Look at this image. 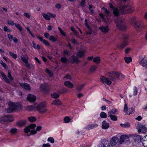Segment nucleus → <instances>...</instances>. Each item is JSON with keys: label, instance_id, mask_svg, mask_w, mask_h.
<instances>
[{"label": "nucleus", "instance_id": "nucleus-1", "mask_svg": "<svg viewBox=\"0 0 147 147\" xmlns=\"http://www.w3.org/2000/svg\"><path fill=\"white\" fill-rule=\"evenodd\" d=\"M110 7L113 10V13L115 16H118L121 13L122 14H125L128 13L132 12L133 9L129 6L124 5L121 6L120 7V10H119L117 8H114L113 5L111 4H109Z\"/></svg>", "mask_w": 147, "mask_h": 147}, {"label": "nucleus", "instance_id": "nucleus-2", "mask_svg": "<svg viewBox=\"0 0 147 147\" xmlns=\"http://www.w3.org/2000/svg\"><path fill=\"white\" fill-rule=\"evenodd\" d=\"M36 126V125L35 124H31L25 128L24 129V132L26 133L30 132V135L35 134L36 133V131H40L42 128L41 126H39L37 127L36 131L32 130Z\"/></svg>", "mask_w": 147, "mask_h": 147}, {"label": "nucleus", "instance_id": "nucleus-3", "mask_svg": "<svg viewBox=\"0 0 147 147\" xmlns=\"http://www.w3.org/2000/svg\"><path fill=\"white\" fill-rule=\"evenodd\" d=\"M112 76L110 78L115 82H117L119 80H122L125 78V76L117 72H111Z\"/></svg>", "mask_w": 147, "mask_h": 147}, {"label": "nucleus", "instance_id": "nucleus-4", "mask_svg": "<svg viewBox=\"0 0 147 147\" xmlns=\"http://www.w3.org/2000/svg\"><path fill=\"white\" fill-rule=\"evenodd\" d=\"M9 107L6 110L7 112L10 113L13 112L16 109L21 108V106L17 105L11 102L8 103Z\"/></svg>", "mask_w": 147, "mask_h": 147}, {"label": "nucleus", "instance_id": "nucleus-5", "mask_svg": "<svg viewBox=\"0 0 147 147\" xmlns=\"http://www.w3.org/2000/svg\"><path fill=\"white\" fill-rule=\"evenodd\" d=\"M130 21L131 24L136 29L142 27L143 23H142L138 19L133 18L131 19Z\"/></svg>", "mask_w": 147, "mask_h": 147}, {"label": "nucleus", "instance_id": "nucleus-6", "mask_svg": "<svg viewBox=\"0 0 147 147\" xmlns=\"http://www.w3.org/2000/svg\"><path fill=\"white\" fill-rule=\"evenodd\" d=\"M117 28L121 30H125L126 28L125 23L124 20L120 19L118 22L115 20Z\"/></svg>", "mask_w": 147, "mask_h": 147}, {"label": "nucleus", "instance_id": "nucleus-7", "mask_svg": "<svg viewBox=\"0 0 147 147\" xmlns=\"http://www.w3.org/2000/svg\"><path fill=\"white\" fill-rule=\"evenodd\" d=\"M37 109L38 111L41 113H44L47 111V109L46 107V103L45 102H42L37 106Z\"/></svg>", "mask_w": 147, "mask_h": 147}, {"label": "nucleus", "instance_id": "nucleus-8", "mask_svg": "<svg viewBox=\"0 0 147 147\" xmlns=\"http://www.w3.org/2000/svg\"><path fill=\"white\" fill-rule=\"evenodd\" d=\"M112 76L111 72L109 78H106L104 76L101 77L100 78L101 82L105 85H110L111 83V81H114L110 78Z\"/></svg>", "mask_w": 147, "mask_h": 147}, {"label": "nucleus", "instance_id": "nucleus-9", "mask_svg": "<svg viewBox=\"0 0 147 147\" xmlns=\"http://www.w3.org/2000/svg\"><path fill=\"white\" fill-rule=\"evenodd\" d=\"M40 89L44 93H47L49 90V85L47 84H42L40 86Z\"/></svg>", "mask_w": 147, "mask_h": 147}, {"label": "nucleus", "instance_id": "nucleus-10", "mask_svg": "<svg viewBox=\"0 0 147 147\" xmlns=\"http://www.w3.org/2000/svg\"><path fill=\"white\" fill-rule=\"evenodd\" d=\"M137 127L138 129L139 132H144L146 130V128L144 125L141 123H138L137 124Z\"/></svg>", "mask_w": 147, "mask_h": 147}, {"label": "nucleus", "instance_id": "nucleus-11", "mask_svg": "<svg viewBox=\"0 0 147 147\" xmlns=\"http://www.w3.org/2000/svg\"><path fill=\"white\" fill-rule=\"evenodd\" d=\"M140 64L142 66L147 68V58L143 59L142 58H140Z\"/></svg>", "mask_w": 147, "mask_h": 147}, {"label": "nucleus", "instance_id": "nucleus-12", "mask_svg": "<svg viewBox=\"0 0 147 147\" xmlns=\"http://www.w3.org/2000/svg\"><path fill=\"white\" fill-rule=\"evenodd\" d=\"M120 140L122 142H125V143L127 144L130 143L128 136L126 135H122L120 137Z\"/></svg>", "mask_w": 147, "mask_h": 147}, {"label": "nucleus", "instance_id": "nucleus-13", "mask_svg": "<svg viewBox=\"0 0 147 147\" xmlns=\"http://www.w3.org/2000/svg\"><path fill=\"white\" fill-rule=\"evenodd\" d=\"M1 119L5 121L11 122L13 120V117L11 115H6L2 117Z\"/></svg>", "mask_w": 147, "mask_h": 147}, {"label": "nucleus", "instance_id": "nucleus-14", "mask_svg": "<svg viewBox=\"0 0 147 147\" xmlns=\"http://www.w3.org/2000/svg\"><path fill=\"white\" fill-rule=\"evenodd\" d=\"M119 141V138L117 137H113L111 140V144L112 146H115Z\"/></svg>", "mask_w": 147, "mask_h": 147}, {"label": "nucleus", "instance_id": "nucleus-15", "mask_svg": "<svg viewBox=\"0 0 147 147\" xmlns=\"http://www.w3.org/2000/svg\"><path fill=\"white\" fill-rule=\"evenodd\" d=\"M70 61L72 63H78L80 62V60L78 57L74 55H73L71 57Z\"/></svg>", "mask_w": 147, "mask_h": 147}, {"label": "nucleus", "instance_id": "nucleus-16", "mask_svg": "<svg viewBox=\"0 0 147 147\" xmlns=\"http://www.w3.org/2000/svg\"><path fill=\"white\" fill-rule=\"evenodd\" d=\"M98 147H110L109 142L107 141H105L99 144Z\"/></svg>", "mask_w": 147, "mask_h": 147}, {"label": "nucleus", "instance_id": "nucleus-17", "mask_svg": "<svg viewBox=\"0 0 147 147\" xmlns=\"http://www.w3.org/2000/svg\"><path fill=\"white\" fill-rule=\"evenodd\" d=\"M28 100L30 102H34L36 100V97L33 95L29 94L27 97Z\"/></svg>", "mask_w": 147, "mask_h": 147}, {"label": "nucleus", "instance_id": "nucleus-18", "mask_svg": "<svg viewBox=\"0 0 147 147\" xmlns=\"http://www.w3.org/2000/svg\"><path fill=\"white\" fill-rule=\"evenodd\" d=\"M20 84L22 87L26 90H29L31 89L29 85L28 84L21 83Z\"/></svg>", "mask_w": 147, "mask_h": 147}, {"label": "nucleus", "instance_id": "nucleus-19", "mask_svg": "<svg viewBox=\"0 0 147 147\" xmlns=\"http://www.w3.org/2000/svg\"><path fill=\"white\" fill-rule=\"evenodd\" d=\"M99 28L104 33H107L109 30V28L107 26H102L99 27Z\"/></svg>", "mask_w": 147, "mask_h": 147}, {"label": "nucleus", "instance_id": "nucleus-20", "mask_svg": "<svg viewBox=\"0 0 147 147\" xmlns=\"http://www.w3.org/2000/svg\"><path fill=\"white\" fill-rule=\"evenodd\" d=\"M98 125L96 123L91 124L88 125L86 127V128L87 129H90L94 128H95L97 127Z\"/></svg>", "mask_w": 147, "mask_h": 147}, {"label": "nucleus", "instance_id": "nucleus-21", "mask_svg": "<svg viewBox=\"0 0 147 147\" xmlns=\"http://www.w3.org/2000/svg\"><path fill=\"white\" fill-rule=\"evenodd\" d=\"M9 40L11 41L12 40L15 43H16L18 42V39L16 37H14L13 36L10 34H7Z\"/></svg>", "mask_w": 147, "mask_h": 147}, {"label": "nucleus", "instance_id": "nucleus-22", "mask_svg": "<svg viewBox=\"0 0 147 147\" xmlns=\"http://www.w3.org/2000/svg\"><path fill=\"white\" fill-rule=\"evenodd\" d=\"M133 139L135 142H140L142 139V137L140 135H135L133 137Z\"/></svg>", "mask_w": 147, "mask_h": 147}, {"label": "nucleus", "instance_id": "nucleus-23", "mask_svg": "<svg viewBox=\"0 0 147 147\" xmlns=\"http://www.w3.org/2000/svg\"><path fill=\"white\" fill-rule=\"evenodd\" d=\"M85 25L88 28L89 30L88 31L86 32V33L87 34L89 35L91 34L92 31L91 29V28L89 26L88 24L87 23V20H85Z\"/></svg>", "mask_w": 147, "mask_h": 147}, {"label": "nucleus", "instance_id": "nucleus-24", "mask_svg": "<svg viewBox=\"0 0 147 147\" xmlns=\"http://www.w3.org/2000/svg\"><path fill=\"white\" fill-rule=\"evenodd\" d=\"M118 111L117 109H114L108 112V116L115 115Z\"/></svg>", "mask_w": 147, "mask_h": 147}, {"label": "nucleus", "instance_id": "nucleus-25", "mask_svg": "<svg viewBox=\"0 0 147 147\" xmlns=\"http://www.w3.org/2000/svg\"><path fill=\"white\" fill-rule=\"evenodd\" d=\"M109 127V124L108 123L106 122L105 121H104L102 123V127L104 129H107Z\"/></svg>", "mask_w": 147, "mask_h": 147}, {"label": "nucleus", "instance_id": "nucleus-26", "mask_svg": "<svg viewBox=\"0 0 147 147\" xmlns=\"http://www.w3.org/2000/svg\"><path fill=\"white\" fill-rule=\"evenodd\" d=\"M26 122V121L25 120H22L18 121L17 124L19 126L22 127L25 125Z\"/></svg>", "mask_w": 147, "mask_h": 147}, {"label": "nucleus", "instance_id": "nucleus-27", "mask_svg": "<svg viewBox=\"0 0 147 147\" xmlns=\"http://www.w3.org/2000/svg\"><path fill=\"white\" fill-rule=\"evenodd\" d=\"M21 59L22 60L24 63H26L28 62V58L26 55H22L21 57Z\"/></svg>", "mask_w": 147, "mask_h": 147}, {"label": "nucleus", "instance_id": "nucleus-28", "mask_svg": "<svg viewBox=\"0 0 147 147\" xmlns=\"http://www.w3.org/2000/svg\"><path fill=\"white\" fill-rule=\"evenodd\" d=\"M85 52L84 50H80L77 53V57L80 58L84 56Z\"/></svg>", "mask_w": 147, "mask_h": 147}, {"label": "nucleus", "instance_id": "nucleus-29", "mask_svg": "<svg viewBox=\"0 0 147 147\" xmlns=\"http://www.w3.org/2000/svg\"><path fill=\"white\" fill-rule=\"evenodd\" d=\"M65 86L70 88H72L74 87L73 84L69 81L65 82Z\"/></svg>", "mask_w": 147, "mask_h": 147}, {"label": "nucleus", "instance_id": "nucleus-30", "mask_svg": "<svg viewBox=\"0 0 147 147\" xmlns=\"http://www.w3.org/2000/svg\"><path fill=\"white\" fill-rule=\"evenodd\" d=\"M61 104V102L59 99H56L53 100L52 104L55 105H58Z\"/></svg>", "mask_w": 147, "mask_h": 147}, {"label": "nucleus", "instance_id": "nucleus-31", "mask_svg": "<svg viewBox=\"0 0 147 147\" xmlns=\"http://www.w3.org/2000/svg\"><path fill=\"white\" fill-rule=\"evenodd\" d=\"M59 93L54 92L51 94V96L53 98H57L59 97Z\"/></svg>", "mask_w": 147, "mask_h": 147}, {"label": "nucleus", "instance_id": "nucleus-32", "mask_svg": "<svg viewBox=\"0 0 147 147\" xmlns=\"http://www.w3.org/2000/svg\"><path fill=\"white\" fill-rule=\"evenodd\" d=\"M120 125L123 128H128L130 127V124L127 122H126L124 124L120 123Z\"/></svg>", "mask_w": 147, "mask_h": 147}, {"label": "nucleus", "instance_id": "nucleus-33", "mask_svg": "<svg viewBox=\"0 0 147 147\" xmlns=\"http://www.w3.org/2000/svg\"><path fill=\"white\" fill-rule=\"evenodd\" d=\"M127 42L125 41L123 42V43L120 44L119 46V48L120 49H122L125 47L127 45Z\"/></svg>", "mask_w": 147, "mask_h": 147}, {"label": "nucleus", "instance_id": "nucleus-34", "mask_svg": "<svg viewBox=\"0 0 147 147\" xmlns=\"http://www.w3.org/2000/svg\"><path fill=\"white\" fill-rule=\"evenodd\" d=\"M93 61L95 63L97 64L99 63L100 62V57H98L94 58L93 59Z\"/></svg>", "mask_w": 147, "mask_h": 147}, {"label": "nucleus", "instance_id": "nucleus-35", "mask_svg": "<svg viewBox=\"0 0 147 147\" xmlns=\"http://www.w3.org/2000/svg\"><path fill=\"white\" fill-rule=\"evenodd\" d=\"M42 16L43 18L46 20H50V18L49 15L48 14H47L45 13H43L42 14Z\"/></svg>", "mask_w": 147, "mask_h": 147}, {"label": "nucleus", "instance_id": "nucleus-36", "mask_svg": "<svg viewBox=\"0 0 147 147\" xmlns=\"http://www.w3.org/2000/svg\"><path fill=\"white\" fill-rule=\"evenodd\" d=\"M34 107L33 105H30L26 107H25V109L27 111H30L34 109Z\"/></svg>", "mask_w": 147, "mask_h": 147}, {"label": "nucleus", "instance_id": "nucleus-37", "mask_svg": "<svg viewBox=\"0 0 147 147\" xmlns=\"http://www.w3.org/2000/svg\"><path fill=\"white\" fill-rule=\"evenodd\" d=\"M124 59L125 61L127 63H129L132 61L131 58L130 57H125L124 58Z\"/></svg>", "mask_w": 147, "mask_h": 147}, {"label": "nucleus", "instance_id": "nucleus-38", "mask_svg": "<svg viewBox=\"0 0 147 147\" xmlns=\"http://www.w3.org/2000/svg\"><path fill=\"white\" fill-rule=\"evenodd\" d=\"M85 84H84L81 85H78L77 87V89L78 91H81L83 87L85 86Z\"/></svg>", "mask_w": 147, "mask_h": 147}, {"label": "nucleus", "instance_id": "nucleus-39", "mask_svg": "<svg viewBox=\"0 0 147 147\" xmlns=\"http://www.w3.org/2000/svg\"><path fill=\"white\" fill-rule=\"evenodd\" d=\"M49 40L51 41H52L53 42H55L57 40V38H55L53 36H50Z\"/></svg>", "mask_w": 147, "mask_h": 147}, {"label": "nucleus", "instance_id": "nucleus-40", "mask_svg": "<svg viewBox=\"0 0 147 147\" xmlns=\"http://www.w3.org/2000/svg\"><path fill=\"white\" fill-rule=\"evenodd\" d=\"M28 120L30 122H32L35 121H36V119L34 117L31 116L29 117L28 118Z\"/></svg>", "mask_w": 147, "mask_h": 147}, {"label": "nucleus", "instance_id": "nucleus-41", "mask_svg": "<svg viewBox=\"0 0 147 147\" xmlns=\"http://www.w3.org/2000/svg\"><path fill=\"white\" fill-rule=\"evenodd\" d=\"M108 117H109L113 121H116L117 120V116L115 115H112L111 116H109Z\"/></svg>", "mask_w": 147, "mask_h": 147}, {"label": "nucleus", "instance_id": "nucleus-42", "mask_svg": "<svg viewBox=\"0 0 147 147\" xmlns=\"http://www.w3.org/2000/svg\"><path fill=\"white\" fill-rule=\"evenodd\" d=\"M100 116L102 118H106L107 117V114L103 112H102L100 113Z\"/></svg>", "mask_w": 147, "mask_h": 147}, {"label": "nucleus", "instance_id": "nucleus-43", "mask_svg": "<svg viewBox=\"0 0 147 147\" xmlns=\"http://www.w3.org/2000/svg\"><path fill=\"white\" fill-rule=\"evenodd\" d=\"M45 71L50 76H53V74L47 68L45 69Z\"/></svg>", "mask_w": 147, "mask_h": 147}, {"label": "nucleus", "instance_id": "nucleus-44", "mask_svg": "<svg viewBox=\"0 0 147 147\" xmlns=\"http://www.w3.org/2000/svg\"><path fill=\"white\" fill-rule=\"evenodd\" d=\"M15 25L16 27L19 29L20 31H21L22 30V28L19 24H16L15 23Z\"/></svg>", "mask_w": 147, "mask_h": 147}, {"label": "nucleus", "instance_id": "nucleus-45", "mask_svg": "<svg viewBox=\"0 0 147 147\" xmlns=\"http://www.w3.org/2000/svg\"><path fill=\"white\" fill-rule=\"evenodd\" d=\"M8 77L11 81L13 80V78L10 73V71L9 70H8Z\"/></svg>", "mask_w": 147, "mask_h": 147}, {"label": "nucleus", "instance_id": "nucleus-46", "mask_svg": "<svg viewBox=\"0 0 147 147\" xmlns=\"http://www.w3.org/2000/svg\"><path fill=\"white\" fill-rule=\"evenodd\" d=\"M10 55L12 56L13 58L16 59L17 58V55L16 54H14L13 52H9Z\"/></svg>", "mask_w": 147, "mask_h": 147}, {"label": "nucleus", "instance_id": "nucleus-47", "mask_svg": "<svg viewBox=\"0 0 147 147\" xmlns=\"http://www.w3.org/2000/svg\"><path fill=\"white\" fill-rule=\"evenodd\" d=\"M0 63L1 64V65L4 67L5 69H7V66L6 65V64L4 63L2 60H0Z\"/></svg>", "mask_w": 147, "mask_h": 147}, {"label": "nucleus", "instance_id": "nucleus-48", "mask_svg": "<svg viewBox=\"0 0 147 147\" xmlns=\"http://www.w3.org/2000/svg\"><path fill=\"white\" fill-rule=\"evenodd\" d=\"M96 68V66L95 65H92L91 67L90 70L91 72H93L95 71Z\"/></svg>", "mask_w": 147, "mask_h": 147}, {"label": "nucleus", "instance_id": "nucleus-49", "mask_svg": "<svg viewBox=\"0 0 147 147\" xmlns=\"http://www.w3.org/2000/svg\"><path fill=\"white\" fill-rule=\"evenodd\" d=\"M47 141L51 143H53L54 142V140L53 137H50L48 138Z\"/></svg>", "mask_w": 147, "mask_h": 147}, {"label": "nucleus", "instance_id": "nucleus-50", "mask_svg": "<svg viewBox=\"0 0 147 147\" xmlns=\"http://www.w3.org/2000/svg\"><path fill=\"white\" fill-rule=\"evenodd\" d=\"M71 119L69 117H65V123H67L70 121Z\"/></svg>", "mask_w": 147, "mask_h": 147}, {"label": "nucleus", "instance_id": "nucleus-51", "mask_svg": "<svg viewBox=\"0 0 147 147\" xmlns=\"http://www.w3.org/2000/svg\"><path fill=\"white\" fill-rule=\"evenodd\" d=\"M134 92L133 95L134 96H135L137 94V93L138 89L136 86H134Z\"/></svg>", "mask_w": 147, "mask_h": 147}, {"label": "nucleus", "instance_id": "nucleus-52", "mask_svg": "<svg viewBox=\"0 0 147 147\" xmlns=\"http://www.w3.org/2000/svg\"><path fill=\"white\" fill-rule=\"evenodd\" d=\"M142 144L144 147H147V140H144Z\"/></svg>", "mask_w": 147, "mask_h": 147}, {"label": "nucleus", "instance_id": "nucleus-53", "mask_svg": "<svg viewBox=\"0 0 147 147\" xmlns=\"http://www.w3.org/2000/svg\"><path fill=\"white\" fill-rule=\"evenodd\" d=\"M104 12L106 13L108 16L109 15L110 13V11L108 10L106 8H104L103 9Z\"/></svg>", "mask_w": 147, "mask_h": 147}, {"label": "nucleus", "instance_id": "nucleus-54", "mask_svg": "<svg viewBox=\"0 0 147 147\" xmlns=\"http://www.w3.org/2000/svg\"><path fill=\"white\" fill-rule=\"evenodd\" d=\"M65 79L71 80V76L69 74H67L65 76Z\"/></svg>", "mask_w": 147, "mask_h": 147}, {"label": "nucleus", "instance_id": "nucleus-55", "mask_svg": "<svg viewBox=\"0 0 147 147\" xmlns=\"http://www.w3.org/2000/svg\"><path fill=\"white\" fill-rule=\"evenodd\" d=\"M128 110V108L127 105L126 104H125L124 105V111L125 112L127 111Z\"/></svg>", "mask_w": 147, "mask_h": 147}, {"label": "nucleus", "instance_id": "nucleus-56", "mask_svg": "<svg viewBox=\"0 0 147 147\" xmlns=\"http://www.w3.org/2000/svg\"><path fill=\"white\" fill-rule=\"evenodd\" d=\"M58 28L59 31L60 32V33L61 34L64 36V33L63 31L61 29V28L60 27H58Z\"/></svg>", "mask_w": 147, "mask_h": 147}, {"label": "nucleus", "instance_id": "nucleus-57", "mask_svg": "<svg viewBox=\"0 0 147 147\" xmlns=\"http://www.w3.org/2000/svg\"><path fill=\"white\" fill-rule=\"evenodd\" d=\"M42 42L46 45L47 46H49L50 44H49V42L47 41L44 39Z\"/></svg>", "mask_w": 147, "mask_h": 147}, {"label": "nucleus", "instance_id": "nucleus-58", "mask_svg": "<svg viewBox=\"0 0 147 147\" xmlns=\"http://www.w3.org/2000/svg\"><path fill=\"white\" fill-rule=\"evenodd\" d=\"M24 16L25 17H26V18H30V17H31L30 15L28 13H25L24 14Z\"/></svg>", "mask_w": 147, "mask_h": 147}, {"label": "nucleus", "instance_id": "nucleus-59", "mask_svg": "<svg viewBox=\"0 0 147 147\" xmlns=\"http://www.w3.org/2000/svg\"><path fill=\"white\" fill-rule=\"evenodd\" d=\"M50 144L49 143L44 144L42 145V147H50Z\"/></svg>", "mask_w": 147, "mask_h": 147}, {"label": "nucleus", "instance_id": "nucleus-60", "mask_svg": "<svg viewBox=\"0 0 147 147\" xmlns=\"http://www.w3.org/2000/svg\"><path fill=\"white\" fill-rule=\"evenodd\" d=\"M7 23L11 25L12 26H13L14 25H15V24L14 22L10 20H8L7 21Z\"/></svg>", "mask_w": 147, "mask_h": 147}, {"label": "nucleus", "instance_id": "nucleus-61", "mask_svg": "<svg viewBox=\"0 0 147 147\" xmlns=\"http://www.w3.org/2000/svg\"><path fill=\"white\" fill-rule=\"evenodd\" d=\"M47 13L49 15L50 17L55 18L56 16L55 14H53L50 13Z\"/></svg>", "mask_w": 147, "mask_h": 147}, {"label": "nucleus", "instance_id": "nucleus-62", "mask_svg": "<svg viewBox=\"0 0 147 147\" xmlns=\"http://www.w3.org/2000/svg\"><path fill=\"white\" fill-rule=\"evenodd\" d=\"M0 74L4 80L7 77L3 73H1Z\"/></svg>", "mask_w": 147, "mask_h": 147}, {"label": "nucleus", "instance_id": "nucleus-63", "mask_svg": "<svg viewBox=\"0 0 147 147\" xmlns=\"http://www.w3.org/2000/svg\"><path fill=\"white\" fill-rule=\"evenodd\" d=\"M17 131V129L15 128L12 129L11 130V132L12 133H15Z\"/></svg>", "mask_w": 147, "mask_h": 147}, {"label": "nucleus", "instance_id": "nucleus-64", "mask_svg": "<svg viewBox=\"0 0 147 147\" xmlns=\"http://www.w3.org/2000/svg\"><path fill=\"white\" fill-rule=\"evenodd\" d=\"M55 7L57 9H60L61 8V6L59 4H57L55 5Z\"/></svg>", "mask_w": 147, "mask_h": 147}]
</instances>
